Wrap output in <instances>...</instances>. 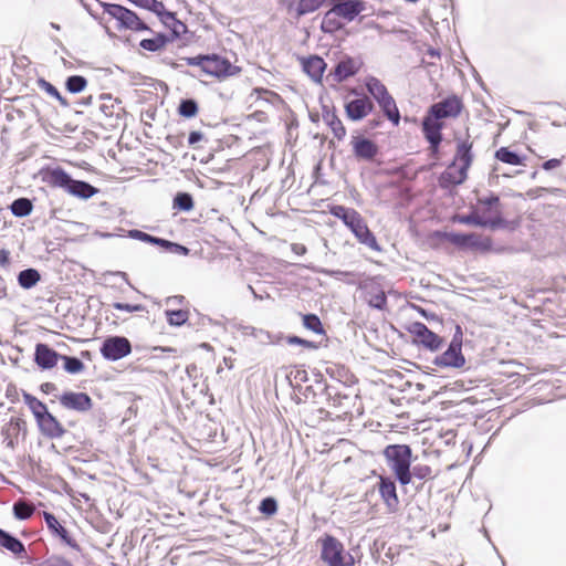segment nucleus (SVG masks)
Wrapping results in <instances>:
<instances>
[{
  "label": "nucleus",
  "mask_w": 566,
  "mask_h": 566,
  "mask_svg": "<svg viewBox=\"0 0 566 566\" xmlns=\"http://www.w3.org/2000/svg\"><path fill=\"white\" fill-rule=\"evenodd\" d=\"M328 212L331 216L342 220L359 243L368 247L373 251H382L376 235L368 228L365 219L357 210L342 205H332L328 207Z\"/></svg>",
  "instance_id": "1"
},
{
  "label": "nucleus",
  "mask_w": 566,
  "mask_h": 566,
  "mask_svg": "<svg viewBox=\"0 0 566 566\" xmlns=\"http://www.w3.org/2000/svg\"><path fill=\"white\" fill-rule=\"evenodd\" d=\"M22 398L35 419L39 432L44 438L54 440L69 433L43 401L25 390H22Z\"/></svg>",
  "instance_id": "2"
},
{
  "label": "nucleus",
  "mask_w": 566,
  "mask_h": 566,
  "mask_svg": "<svg viewBox=\"0 0 566 566\" xmlns=\"http://www.w3.org/2000/svg\"><path fill=\"white\" fill-rule=\"evenodd\" d=\"M43 180L55 188H61L69 195L87 200L99 192V189L85 180L74 179L64 168L57 166L49 169Z\"/></svg>",
  "instance_id": "3"
},
{
  "label": "nucleus",
  "mask_w": 566,
  "mask_h": 566,
  "mask_svg": "<svg viewBox=\"0 0 566 566\" xmlns=\"http://www.w3.org/2000/svg\"><path fill=\"white\" fill-rule=\"evenodd\" d=\"M382 455L397 482L402 486L410 484L409 468L412 464L411 447L405 443L388 444L384 448Z\"/></svg>",
  "instance_id": "4"
},
{
  "label": "nucleus",
  "mask_w": 566,
  "mask_h": 566,
  "mask_svg": "<svg viewBox=\"0 0 566 566\" xmlns=\"http://www.w3.org/2000/svg\"><path fill=\"white\" fill-rule=\"evenodd\" d=\"M432 237L453 244L462 251H481L489 252L492 249L493 241L491 238L470 232L441 231L436 230Z\"/></svg>",
  "instance_id": "5"
},
{
  "label": "nucleus",
  "mask_w": 566,
  "mask_h": 566,
  "mask_svg": "<svg viewBox=\"0 0 566 566\" xmlns=\"http://www.w3.org/2000/svg\"><path fill=\"white\" fill-rule=\"evenodd\" d=\"M98 3L104 13L116 20L118 30H130L135 32L146 31L154 33L153 29L143 21L135 11L126 8L125 6L105 1H98Z\"/></svg>",
  "instance_id": "6"
},
{
  "label": "nucleus",
  "mask_w": 566,
  "mask_h": 566,
  "mask_svg": "<svg viewBox=\"0 0 566 566\" xmlns=\"http://www.w3.org/2000/svg\"><path fill=\"white\" fill-rule=\"evenodd\" d=\"M321 558L328 566H350L354 564L353 556L345 551L344 545L329 535L322 539Z\"/></svg>",
  "instance_id": "7"
},
{
  "label": "nucleus",
  "mask_w": 566,
  "mask_h": 566,
  "mask_svg": "<svg viewBox=\"0 0 566 566\" xmlns=\"http://www.w3.org/2000/svg\"><path fill=\"white\" fill-rule=\"evenodd\" d=\"M406 331L412 336L411 343L422 346L430 352H437L443 345V337L432 332L422 322H412L406 326Z\"/></svg>",
  "instance_id": "8"
},
{
  "label": "nucleus",
  "mask_w": 566,
  "mask_h": 566,
  "mask_svg": "<svg viewBox=\"0 0 566 566\" xmlns=\"http://www.w3.org/2000/svg\"><path fill=\"white\" fill-rule=\"evenodd\" d=\"M130 340L122 335H109L101 344L99 353L107 361H117L132 353Z\"/></svg>",
  "instance_id": "9"
},
{
  "label": "nucleus",
  "mask_w": 566,
  "mask_h": 566,
  "mask_svg": "<svg viewBox=\"0 0 566 566\" xmlns=\"http://www.w3.org/2000/svg\"><path fill=\"white\" fill-rule=\"evenodd\" d=\"M350 93L355 95L356 98L345 103V115L352 122L363 120L375 111L374 102L369 96L357 88H353Z\"/></svg>",
  "instance_id": "10"
},
{
  "label": "nucleus",
  "mask_w": 566,
  "mask_h": 566,
  "mask_svg": "<svg viewBox=\"0 0 566 566\" xmlns=\"http://www.w3.org/2000/svg\"><path fill=\"white\" fill-rule=\"evenodd\" d=\"M208 60L205 74L218 80L238 75L242 71L240 66L232 64L228 57L218 53H209Z\"/></svg>",
  "instance_id": "11"
},
{
  "label": "nucleus",
  "mask_w": 566,
  "mask_h": 566,
  "mask_svg": "<svg viewBox=\"0 0 566 566\" xmlns=\"http://www.w3.org/2000/svg\"><path fill=\"white\" fill-rule=\"evenodd\" d=\"M364 62L360 57H354L345 54L334 67L329 71L327 78L332 77L336 83H343L349 77L355 76L361 69Z\"/></svg>",
  "instance_id": "12"
},
{
  "label": "nucleus",
  "mask_w": 566,
  "mask_h": 566,
  "mask_svg": "<svg viewBox=\"0 0 566 566\" xmlns=\"http://www.w3.org/2000/svg\"><path fill=\"white\" fill-rule=\"evenodd\" d=\"M463 109L462 99L451 94L442 98L440 102L433 103L429 106L428 112L443 122L444 118H455Z\"/></svg>",
  "instance_id": "13"
},
{
  "label": "nucleus",
  "mask_w": 566,
  "mask_h": 566,
  "mask_svg": "<svg viewBox=\"0 0 566 566\" xmlns=\"http://www.w3.org/2000/svg\"><path fill=\"white\" fill-rule=\"evenodd\" d=\"M396 481L397 480L395 479V476L391 478L389 475H379L377 482L380 499L382 500L387 510L392 513L398 510L400 503L397 493Z\"/></svg>",
  "instance_id": "14"
},
{
  "label": "nucleus",
  "mask_w": 566,
  "mask_h": 566,
  "mask_svg": "<svg viewBox=\"0 0 566 566\" xmlns=\"http://www.w3.org/2000/svg\"><path fill=\"white\" fill-rule=\"evenodd\" d=\"M160 10H157L154 14L157 15L159 21L169 29L168 36H172V42L180 39L182 34L188 32V27L177 18L176 12L168 10L164 2L159 6Z\"/></svg>",
  "instance_id": "15"
},
{
  "label": "nucleus",
  "mask_w": 566,
  "mask_h": 566,
  "mask_svg": "<svg viewBox=\"0 0 566 566\" xmlns=\"http://www.w3.org/2000/svg\"><path fill=\"white\" fill-rule=\"evenodd\" d=\"M350 145L357 160L371 163L379 155V146L377 143L363 135L353 136Z\"/></svg>",
  "instance_id": "16"
},
{
  "label": "nucleus",
  "mask_w": 566,
  "mask_h": 566,
  "mask_svg": "<svg viewBox=\"0 0 566 566\" xmlns=\"http://www.w3.org/2000/svg\"><path fill=\"white\" fill-rule=\"evenodd\" d=\"M28 429L27 422L24 419L19 417H12L9 422H7L1 428V436L3 437V442L6 447L14 450L18 444V438L21 436L24 440L27 438Z\"/></svg>",
  "instance_id": "17"
},
{
  "label": "nucleus",
  "mask_w": 566,
  "mask_h": 566,
  "mask_svg": "<svg viewBox=\"0 0 566 566\" xmlns=\"http://www.w3.org/2000/svg\"><path fill=\"white\" fill-rule=\"evenodd\" d=\"M59 401L62 407L77 412H86L93 407L92 398L83 391H64L59 397Z\"/></svg>",
  "instance_id": "18"
},
{
  "label": "nucleus",
  "mask_w": 566,
  "mask_h": 566,
  "mask_svg": "<svg viewBox=\"0 0 566 566\" xmlns=\"http://www.w3.org/2000/svg\"><path fill=\"white\" fill-rule=\"evenodd\" d=\"M432 363L442 369H460L464 367L467 360L462 353V349L448 345L447 349L437 355Z\"/></svg>",
  "instance_id": "19"
},
{
  "label": "nucleus",
  "mask_w": 566,
  "mask_h": 566,
  "mask_svg": "<svg viewBox=\"0 0 566 566\" xmlns=\"http://www.w3.org/2000/svg\"><path fill=\"white\" fill-rule=\"evenodd\" d=\"M61 354L52 348L49 344L38 343L34 348L33 360L41 370H50L54 368Z\"/></svg>",
  "instance_id": "20"
},
{
  "label": "nucleus",
  "mask_w": 566,
  "mask_h": 566,
  "mask_svg": "<svg viewBox=\"0 0 566 566\" xmlns=\"http://www.w3.org/2000/svg\"><path fill=\"white\" fill-rule=\"evenodd\" d=\"M302 70L307 74L313 82L322 83L324 72L327 67L325 60L317 55L311 54L308 56L301 57Z\"/></svg>",
  "instance_id": "21"
},
{
  "label": "nucleus",
  "mask_w": 566,
  "mask_h": 566,
  "mask_svg": "<svg viewBox=\"0 0 566 566\" xmlns=\"http://www.w3.org/2000/svg\"><path fill=\"white\" fill-rule=\"evenodd\" d=\"M457 140V150L455 155L453 157V160L449 165L448 168L454 167L457 161H460L459 172H467L469 171L472 161H473V153H472V143L468 140H462L459 138H455Z\"/></svg>",
  "instance_id": "22"
},
{
  "label": "nucleus",
  "mask_w": 566,
  "mask_h": 566,
  "mask_svg": "<svg viewBox=\"0 0 566 566\" xmlns=\"http://www.w3.org/2000/svg\"><path fill=\"white\" fill-rule=\"evenodd\" d=\"M365 10L366 2L364 0H344L333 6V12L348 22L354 21Z\"/></svg>",
  "instance_id": "23"
},
{
  "label": "nucleus",
  "mask_w": 566,
  "mask_h": 566,
  "mask_svg": "<svg viewBox=\"0 0 566 566\" xmlns=\"http://www.w3.org/2000/svg\"><path fill=\"white\" fill-rule=\"evenodd\" d=\"M444 128V123L436 117L434 115H430L427 111L426 115L422 118L421 130L423 137L427 142L429 140H443L442 129Z\"/></svg>",
  "instance_id": "24"
},
{
  "label": "nucleus",
  "mask_w": 566,
  "mask_h": 566,
  "mask_svg": "<svg viewBox=\"0 0 566 566\" xmlns=\"http://www.w3.org/2000/svg\"><path fill=\"white\" fill-rule=\"evenodd\" d=\"M322 117L324 123L332 130L335 138L342 140L346 136V128L336 114L335 108H329L327 105H322Z\"/></svg>",
  "instance_id": "25"
},
{
  "label": "nucleus",
  "mask_w": 566,
  "mask_h": 566,
  "mask_svg": "<svg viewBox=\"0 0 566 566\" xmlns=\"http://www.w3.org/2000/svg\"><path fill=\"white\" fill-rule=\"evenodd\" d=\"M172 42V36H168L165 32H157L155 36L143 39L139 41V48L155 53L161 51L167 44Z\"/></svg>",
  "instance_id": "26"
},
{
  "label": "nucleus",
  "mask_w": 566,
  "mask_h": 566,
  "mask_svg": "<svg viewBox=\"0 0 566 566\" xmlns=\"http://www.w3.org/2000/svg\"><path fill=\"white\" fill-rule=\"evenodd\" d=\"M365 87L376 103L390 96L386 85L376 76L368 75L365 78Z\"/></svg>",
  "instance_id": "27"
},
{
  "label": "nucleus",
  "mask_w": 566,
  "mask_h": 566,
  "mask_svg": "<svg viewBox=\"0 0 566 566\" xmlns=\"http://www.w3.org/2000/svg\"><path fill=\"white\" fill-rule=\"evenodd\" d=\"M380 111L382 112L384 116L394 125L398 126L401 119L399 108L396 104L395 98L390 95L389 97H386L385 99L377 102Z\"/></svg>",
  "instance_id": "28"
},
{
  "label": "nucleus",
  "mask_w": 566,
  "mask_h": 566,
  "mask_svg": "<svg viewBox=\"0 0 566 566\" xmlns=\"http://www.w3.org/2000/svg\"><path fill=\"white\" fill-rule=\"evenodd\" d=\"M494 158L503 164H509L512 166L524 165L526 160V156L522 155L515 150H512L510 147L502 146L495 150Z\"/></svg>",
  "instance_id": "29"
},
{
  "label": "nucleus",
  "mask_w": 566,
  "mask_h": 566,
  "mask_svg": "<svg viewBox=\"0 0 566 566\" xmlns=\"http://www.w3.org/2000/svg\"><path fill=\"white\" fill-rule=\"evenodd\" d=\"M17 281L21 289L31 290L41 281V273L38 269L28 268L18 273Z\"/></svg>",
  "instance_id": "30"
},
{
  "label": "nucleus",
  "mask_w": 566,
  "mask_h": 566,
  "mask_svg": "<svg viewBox=\"0 0 566 566\" xmlns=\"http://www.w3.org/2000/svg\"><path fill=\"white\" fill-rule=\"evenodd\" d=\"M468 178L467 172H457V175L449 169L442 171L438 178V185L442 189H451L463 184Z\"/></svg>",
  "instance_id": "31"
},
{
  "label": "nucleus",
  "mask_w": 566,
  "mask_h": 566,
  "mask_svg": "<svg viewBox=\"0 0 566 566\" xmlns=\"http://www.w3.org/2000/svg\"><path fill=\"white\" fill-rule=\"evenodd\" d=\"M338 18L340 17L336 14V12H333V8L325 12L321 22L322 32L334 34L344 29L345 24Z\"/></svg>",
  "instance_id": "32"
},
{
  "label": "nucleus",
  "mask_w": 566,
  "mask_h": 566,
  "mask_svg": "<svg viewBox=\"0 0 566 566\" xmlns=\"http://www.w3.org/2000/svg\"><path fill=\"white\" fill-rule=\"evenodd\" d=\"M33 207V199L20 197L11 202L9 209L14 217L25 218L32 213Z\"/></svg>",
  "instance_id": "33"
},
{
  "label": "nucleus",
  "mask_w": 566,
  "mask_h": 566,
  "mask_svg": "<svg viewBox=\"0 0 566 566\" xmlns=\"http://www.w3.org/2000/svg\"><path fill=\"white\" fill-rule=\"evenodd\" d=\"M482 228H490L492 230L509 228L511 230H514L515 226H513V222L505 219L500 210V211L494 212L490 217L483 216L482 217Z\"/></svg>",
  "instance_id": "34"
},
{
  "label": "nucleus",
  "mask_w": 566,
  "mask_h": 566,
  "mask_svg": "<svg viewBox=\"0 0 566 566\" xmlns=\"http://www.w3.org/2000/svg\"><path fill=\"white\" fill-rule=\"evenodd\" d=\"M13 515L17 520L25 521L36 515L40 518V513L36 512L34 506L24 500H18L12 506Z\"/></svg>",
  "instance_id": "35"
},
{
  "label": "nucleus",
  "mask_w": 566,
  "mask_h": 566,
  "mask_svg": "<svg viewBox=\"0 0 566 566\" xmlns=\"http://www.w3.org/2000/svg\"><path fill=\"white\" fill-rule=\"evenodd\" d=\"M167 323L171 327H180L185 324H189V311L188 310H166L164 312Z\"/></svg>",
  "instance_id": "36"
},
{
  "label": "nucleus",
  "mask_w": 566,
  "mask_h": 566,
  "mask_svg": "<svg viewBox=\"0 0 566 566\" xmlns=\"http://www.w3.org/2000/svg\"><path fill=\"white\" fill-rule=\"evenodd\" d=\"M177 113L184 118H193L199 113V104L195 98L191 97L181 98L177 107Z\"/></svg>",
  "instance_id": "37"
},
{
  "label": "nucleus",
  "mask_w": 566,
  "mask_h": 566,
  "mask_svg": "<svg viewBox=\"0 0 566 566\" xmlns=\"http://www.w3.org/2000/svg\"><path fill=\"white\" fill-rule=\"evenodd\" d=\"M195 201L190 192L179 191L174 196L172 208L177 211L189 212L193 209Z\"/></svg>",
  "instance_id": "38"
},
{
  "label": "nucleus",
  "mask_w": 566,
  "mask_h": 566,
  "mask_svg": "<svg viewBox=\"0 0 566 566\" xmlns=\"http://www.w3.org/2000/svg\"><path fill=\"white\" fill-rule=\"evenodd\" d=\"M0 548H4L20 557L25 554L22 542L11 536L10 533H8V535H0Z\"/></svg>",
  "instance_id": "39"
},
{
  "label": "nucleus",
  "mask_w": 566,
  "mask_h": 566,
  "mask_svg": "<svg viewBox=\"0 0 566 566\" xmlns=\"http://www.w3.org/2000/svg\"><path fill=\"white\" fill-rule=\"evenodd\" d=\"M476 205L482 207L485 213H494L501 210L500 196L493 191H490L489 195L483 198H478Z\"/></svg>",
  "instance_id": "40"
},
{
  "label": "nucleus",
  "mask_w": 566,
  "mask_h": 566,
  "mask_svg": "<svg viewBox=\"0 0 566 566\" xmlns=\"http://www.w3.org/2000/svg\"><path fill=\"white\" fill-rule=\"evenodd\" d=\"M60 360L63 361V369L70 375H77L84 371L85 364L76 356L61 354Z\"/></svg>",
  "instance_id": "41"
},
{
  "label": "nucleus",
  "mask_w": 566,
  "mask_h": 566,
  "mask_svg": "<svg viewBox=\"0 0 566 566\" xmlns=\"http://www.w3.org/2000/svg\"><path fill=\"white\" fill-rule=\"evenodd\" d=\"M302 317V325L304 328L317 334V335H324L325 328L324 325L318 317V315L314 313H307V314H301Z\"/></svg>",
  "instance_id": "42"
},
{
  "label": "nucleus",
  "mask_w": 566,
  "mask_h": 566,
  "mask_svg": "<svg viewBox=\"0 0 566 566\" xmlns=\"http://www.w3.org/2000/svg\"><path fill=\"white\" fill-rule=\"evenodd\" d=\"M126 237H128L133 240H137V241L144 242V243L150 244V245H156L159 248H161L163 240H164V238L149 234L139 229L128 230L126 233Z\"/></svg>",
  "instance_id": "43"
},
{
  "label": "nucleus",
  "mask_w": 566,
  "mask_h": 566,
  "mask_svg": "<svg viewBox=\"0 0 566 566\" xmlns=\"http://www.w3.org/2000/svg\"><path fill=\"white\" fill-rule=\"evenodd\" d=\"M482 217L479 214V211L476 208L472 207L471 211L467 214H455L452 217L453 222H458L461 224L467 226H474L482 228Z\"/></svg>",
  "instance_id": "44"
},
{
  "label": "nucleus",
  "mask_w": 566,
  "mask_h": 566,
  "mask_svg": "<svg viewBox=\"0 0 566 566\" xmlns=\"http://www.w3.org/2000/svg\"><path fill=\"white\" fill-rule=\"evenodd\" d=\"M87 78L83 75H70L65 80V90L71 94H78L87 87Z\"/></svg>",
  "instance_id": "45"
},
{
  "label": "nucleus",
  "mask_w": 566,
  "mask_h": 566,
  "mask_svg": "<svg viewBox=\"0 0 566 566\" xmlns=\"http://www.w3.org/2000/svg\"><path fill=\"white\" fill-rule=\"evenodd\" d=\"M409 473L410 483L412 482L413 478L418 480H433L436 478V474H433L431 467L427 464H411L409 468Z\"/></svg>",
  "instance_id": "46"
},
{
  "label": "nucleus",
  "mask_w": 566,
  "mask_h": 566,
  "mask_svg": "<svg viewBox=\"0 0 566 566\" xmlns=\"http://www.w3.org/2000/svg\"><path fill=\"white\" fill-rule=\"evenodd\" d=\"M277 500L274 496H265L263 497L259 505L258 510L264 516H272L277 512Z\"/></svg>",
  "instance_id": "47"
},
{
  "label": "nucleus",
  "mask_w": 566,
  "mask_h": 566,
  "mask_svg": "<svg viewBox=\"0 0 566 566\" xmlns=\"http://www.w3.org/2000/svg\"><path fill=\"white\" fill-rule=\"evenodd\" d=\"M164 251L178 254V255H188L190 253V249L181 243L170 241L168 239L163 240L161 248Z\"/></svg>",
  "instance_id": "48"
},
{
  "label": "nucleus",
  "mask_w": 566,
  "mask_h": 566,
  "mask_svg": "<svg viewBox=\"0 0 566 566\" xmlns=\"http://www.w3.org/2000/svg\"><path fill=\"white\" fill-rule=\"evenodd\" d=\"M285 342L292 346H302L307 349H317L319 346L316 342L302 338L297 335H287Z\"/></svg>",
  "instance_id": "49"
},
{
  "label": "nucleus",
  "mask_w": 566,
  "mask_h": 566,
  "mask_svg": "<svg viewBox=\"0 0 566 566\" xmlns=\"http://www.w3.org/2000/svg\"><path fill=\"white\" fill-rule=\"evenodd\" d=\"M208 59H209V53H207V54L201 53V54H198L195 56L181 57V60L185 61L187 65L200 67L202 73H205V70L207 67V62H209Z\"/></svg>",
  "instance_id": "50"
},
{
  "label": "nucleus",
  "mask_w": 566,
  "mask_h": 566,
  "mask_svg": "<svg viewBox=\"0 0 566 566\" xmlns=\"http://www.w3.org/2000/svg\"><path fill=\"white\" fill-rule=\"evenodd\" d=\"M132 4H134L137 8L147 10L151 13L157 12V10H160L159 6L163 1L159 0H127Z\"/></svg>",
  "instance_id": "51"
},
{
  "label": "nucleus",
  "mask_w": 566,
  "mask_h": 566,
  "mask_svg": "<svg viewBox=\"0 0 566 566\" xmlns=\"http://www.w3.org/2000/svg\"><path fill=\"white\" fill-rule=\"evenodd\" d=\"M410 307L413 311H416L420 316L426 318L428 322L442 323V318L439 315H437L433 312L428 311L427 308H424V307H422L420 305L411 304Z\"/></svg>",
  "instance_id": "52"
},
{
  "label": "nucleus",
  "mask_w": 566,
  "mask_h": 566,
  "mask_svg": "<svg viewBox=\"0 0 566 566\" xmlns=\"http://www.w3.org/2000/svg\"><path fill=\"white\" fill-rule=\"evenodd\" d=\"M112 306L115 310L125 311V312H128V313L145 312L146 311V306L143 305V304H129V303H123V302H114L112 304Z\"/></svg>",
  "instance_id": "53"
},
{
  "label": "nucleus",
  "mask_w": 566,
  "mask_h": 566,
  "mask_svg": "<svg viewBox=\"0 0 566 566\" xmlns=\"http://www.w3.org/2000/svg\"><path fill=\"white\" fill-rule=\"evenodd\" d=\"M43 517L49 531H66L51 512H44Z\"/></svg>",
  "instance_id": "54"
},
{
  "label": "nucleus",
  "mask_w": 566,
  "mask_h": 566,
  "mask_svg": "<svg viewBox=\"0 0 566 566\" xmlns=\"http://www.w3.org/2000/svg\"><path fill=\"white\" fill-rule=\"evenodd\" d=\"M369 306L376 310H385L387 307V296L386 294L380 291L376 295L373 296V298L369 301Z\"/></svg>",
  "instance_id": "55"
},
{
  "label": "nucleus",
  "mask_w": 566,
  "mask_h": 566,
  "mask_svg": "<svg viewBox=\"0 0 566 566\" xmlns=\"http://www.w3.org/2000/svg\"><path fill=\"white\" fill-rule=\"evenodd\" d=\"M316 272L322 273L326 276L336 279V280H344L345 277L353 275V273L349 271L331 270V269H319V270H316Z\"/></svg>",
  "instance_id": "56"
},
{
  "label": "nucleus",
  "mask_w": 566,
  "mask_h": 566,
  "mask_svg": "<svg viewBox=\"0 0 566 566\" xmlns=\"http://www.w3.org/2000/svg\"><path fill=\"white\" fill-rule=\"evenodd\" d=\"M36 83L40 88H42L48 95H50L53 98L60 93V91L52 83H50L43 77H39Z\"/></svg>",
  "instance_id": "57"
},
{
  "label": "nucleus",
  "mask_w": 566,
  "mask_h": 566,
  "mask_svg": "<svg viewBox=\"0 0 566 566\" xmlns=\"http://www.w3.org/2000/svg\"><path fill=\"white\" fill-rule=\"evenodd\" d=\"M184 138H185V134L184 133H180V134H168L166 136V142L169 146H171L172 148H179V147H182L184 146Z\"/></svg>",
  "instance_id": "58"
},
{
  "label": "nucleus",
  "mask_w": 566,
  "mask_h": 566,
  "mask_svg": "<svg viewBox=\"0 0 566 566\" xmlns=\"http://www.w3.org/2000/svg\"><path fill=\"white\" fill-rule=\"evenodd\" d=\"M462 343H463L462 327L459 324H455L454 333H453L452 339L449 343V345L459 347L460 349H462Z\"/></svg>",
  "instance_id": "59"
},
{
  "label": "nucleus",
  "mask_w": 566,
  "mask_h": 566,
  "mask_svg": "<svg viewBox=\"0 0 566 566\" xmlns=\"http://www.w3.org/2000/svg\"><path fill=\"white\" fill-rule=\"evenodd\" d=\"M316 377V386L321 390V395H325L327 398H331L333 395L332 387L325 382L322 374H317Z\"/></svg>",
  "instance_id": "60"
},
{
  "label": "nucleus",
  "mask_w": 566,
  "mask_h": 566,
  "mask_svg": "<svg viewBox=\"0 0 566 566\" xmlns=\"http://www.w3.org/2000/svg\"><path fill=\"white\" fill-rule=\"evenodd\" d=\"M60 541L66 545H69L72 549L78 552L80 546L76 541L73 538L72 533H56Z\"/></svg>",
  "instance_id": "61"
},
{
  "label": "nucleus",
  "mask_w": 566,
  "mask_h": 566,
  "mask_svg": "<svg viewBox=\"0 0 566 566\" xmlns=\"http://www.w3.org/2000/svg\"><path fill=\"white\" fill-rule=\"evenodd\" d=\"M429 144V153L430 157L438 159L440 157V145L442 140H429L427 142Z\"/></svg>",
  "instance_id": "62"
},
{
  "label": "nucleus",
  "mask_w": 566,
  "mask_h": 566,
  "mask_svg": "<svg viewBox=\"0 0 566 566\" xmlns=\"http://www.w3.org/2000/svg\"><path fill=\"white\" fill-rule=\"evenodd\" d=\"M205 138V135L200 130H192L188 135V145L195 146Z\"/></svg>",
  "instance_id": "63"
},
{
  "label": "nucleus",
  "mask_w": 566,
  "mask_h": 566,
  "mask_svg": "<svg viewBox=\"0 0 566 566\" xmlns=\"http://www.w3.org/2000/svg\"><path fill=\"white\" fill-rule=\"evenodd\" d=\"M42 566H72L69 562L59 558V557H51L46 559Z\"/></svg>",
  "instance_id": "64"
}]
</instances>
